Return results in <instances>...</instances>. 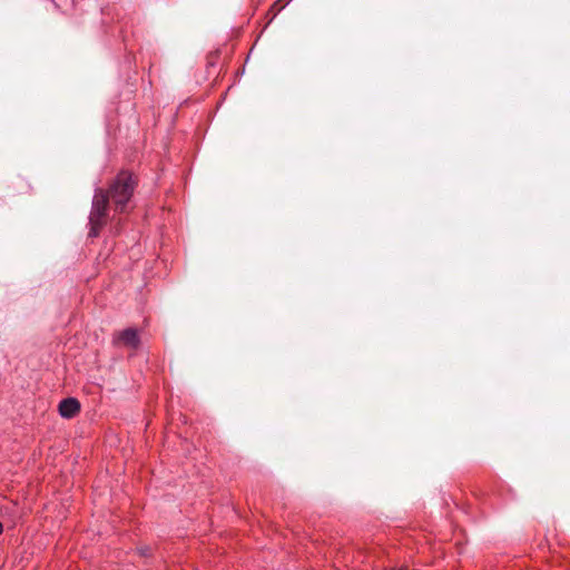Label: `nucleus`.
I'll use <instances>...</instances> for the list:
<instances>
[{
    "label": "nucleus",
    "mask_w": 570,
    "mask_h": 570,
    "mask_svg": "<svg viewBox=\"0 0 570 570\" xmlns=\"http://www.w3.org/2000/svg\"><path fill=\"white\" fill-rule=\"evenodd\" d=\"M289 2L291 0H276L269 9V11L273 13V17H276Z\"/></svg>",
    "instance_id": "20e7f679"
},
{
    "label": "nucleus",
    "mask_w": 570,
    "mask_h": 570,
    "mask_svg": "<svg viewBox=\"0 0 570 570\" xmlns=\"http://www.w3.org/2000/svg\"><path fill=\"white\" fill-rule=\"evenodd\" d=\"M289 2L291 0H276L269 9V11L273 13V17H276Z\"/></svg>",
    "instance_id": "39448f33"
},
{
    "label": "nucleus",
    "mask_w": 570,
    "mask_h": 570,
    "mask_svg": "<svg viewBox=\"0 0 570 570\" xmlns=\"http://www.w3.org/2000/svg\"><path fill=\"white\" fill-rule=\"evenodd\" d=\"M391 570H407V568L406 567H401V568H393Z\"/></svg>",
    "instance_id": "423d86ee"
},
{
    "label": "nucleus",
    "mask_w": 570,
    "mask_h": 570,
    "mask_svg": "<svg viewBox=\"0 0 570 570\" xmlns=\"http://www.w3.org/2000/svg\"><path fill=\"white\" fill-rule=\"evenodd\" d=\"M115 340L132 348H137L139 345V335L135 328H126L119 332Z\"/></svg>",
    "instance_id": "7ed1b4c3"
},
{
    "label": "nucleus",
    "mask_w": 570,
    "mask_h": 570,
    "mask_svg": "<svg viewBox=\"0 0 570 570\" xmlns=\"http://www.w3.org/2000/svg\"><path fill=\"white\" fill-rule=\"evenodd\" d=\"M3 532V525L2 523L0 522V534Z\"/></svg>",
    "instance_id": "0eeeda50"
},
{
    "label": "nucleus",
    "mask_w": 570,
    "mask_h": 570,
    "mask_svg": "<svg viewBox=\"0 0 570 570\" xmlns=\"http://www.w3.org/2000/svg\"><path fill=\"white\" fill-rule=\"evenodd\" d=\"M137 177L129 170H121L109 184L107 189L97 188L89 216V236L96 237L106 224L109 204L117 213H126L137 187Z\"/></svg>",
    "instance_id": "f257e3e1"
},
{
    "label": "nucleus",
    "mask_w": 570,
    "mask_h": 570,
    "mask_svg": "<svg viewBox=\"0 0 570 570\" xmlns=\"http://www.w3.org/2000/svg\"><path fill=\"white\" fill-rule=\"evenodd\" d=\"M59 414L65 419H72L80 412V403L75 397L63 399L58 406Z\"/></svg>",
    "instance_id": "f03ea898"
}]
</instances>
